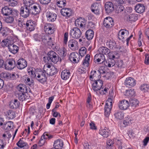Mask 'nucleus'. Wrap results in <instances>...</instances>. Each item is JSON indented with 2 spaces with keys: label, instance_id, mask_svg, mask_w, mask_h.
<instances>
[{
  "label": "nucleus",
  "instance_id": "1",
  "mask_svg": "<svg viewBox=\"0 0 149 149\" xmlns=\"http://www.w3.org/2000/svg\"><path fill=\"white\" fill-rule=\"evenodd\" d=\"M44 69L47 74L51 76L54 75L58 72L57 70L55 67L48 64H46L44 65Z\"/></svg>",
  "mask_w": 149,
  "mask_h": 149
},
{
  "label": "nucleus",
  "instance_id": "2",
  "mask_svg": "<svg viewBox=\"0 0 149 149\" xmlns=\"http://www.w3.org/2000/svg\"><path fill=\"white\" fill-rule=\"evenodd\" d=\"M46 74L47 73L46 71H45L43 68V71H40L39 73H36L35 75V74L34 77H36V78L38 81L43 83L45 82L47 80Z\"/></svg>",
  "mask_w": 149,
  "mask_h": 149
},
{
  "label": "nucleus",
  "instance_id": "3",
  "mask_svg": "<svg viewBox=\"0 0 149 149\" xmlns=\"http://www.w3.org/2000/svg\"><path fill=\"white\" fill-rule=\"evenodd\" d=\"M48 58L49 61L56 63L59 61L58 55L54 52L51 51L47 54Z\"/></svg>",
  "mask_w": 149,
  "mask_h": 149
},
{
  "label": "nucleus",
  "instance_id": "4",
  "mask_svg": "<svg viewBox=\"0 0 149 149\" xmlns=\"http://www.w3.org/2000/svg\"><path fill=\"white\" fill-rule=\"evenodd\" d=\"M55 25L50 23H46L45 24L44 30L45 33L48 34H51L54 32Z\"/></svg>",
  "mask_w": 149,
  "mask_h": 149
},
{
  "label": "nucleus",
  "instance_id": "5",
  "mask_svg": "<svg viewBox=\"0 0 149 149\" xmlns=\"http://www.w3.org/2000/svg\"><path fill=\"white\" fill-rule=\"evenodd\" d=\"M103 84V81L100 79L94 81V82L92 84V88L94 91L99 95L98 91L101 88Z\"/></svg>",
  "mask_w": 149,
  "mask_h": 149
},
{
  "label": "nucleus",
  "instance_id": "6",
  "mask_svg": "<svg viewBox=\"0 0 149 149\" xmlns=\"http://www.w3.org/2000/svg\"><path fill=\"white\" fill-rule=\"evenodd\" d=\"M28 8L30 13L36 14H38L40 12L41 7L39 4L34 3L30 7H29Z\"/></svg>",
  "mask_w": 149,
  "mask_h": 149
},
{
  "label": "nucleus",
  "instance_id": "7",
  "mask_svg": "<svg viewBox=\"0 0 149 149\" xmlns=\"http://www.w3.org/2000/svg\"><path fill=\"white\" fill-rule=\"evenodd\" d=\"M112 107V103L110 99L109 98L106 101L104 107V115L107 117L109 116Z\"/></svg>",
  "mask_w": 149,
  "mask_h": 149
},
{
  "label": "nucleus",
  "instance_id": "8",
  "mask_svg": "<svg viewBox=\"0 0 149 149\" xmlns=\"http://www.w3.org/2000/svg\"><path fill=\"white\" fill-rule=\"evenodd\" d=\"M16 65L15 60L13 59H10L6 61L4 67L6 69L11 70L13 69Z\"/></svg>",
  "mask_w": 149,
  "mask_h": 149
},
{
  "label": "nucleus",
  "instance_id": "9",
  "mask_svg": "<svg viewBox=\"0 0 149 149\" xmlns=\"http://www.w3.org/2000/svg\"><path fill=\"white\" fill-rule=\"evenodd\" d=\"M103 24L106 28H110L113 25V20L111 17H107L104 19Z\"/></svg>",
  "mask_w": 149,
  "mask_h": 149
},
{
  "label": "nucleus",
  "instance_id": "10",
  "mask_svg": "<svg viewBox=\"0 0 149 149\" xmlns=\"http://www.w3.org/2000/svg\"><path fill=\"white\" fill-rule=\"evenodd\" d=\"M16 64L17 68L20 70L24 69L27 66L26 61L23 58L19 59L17 61Z\"/></svg>",
  "mask_w": 149,
  "mask_h": 149
},
{
  "label": "nucleus",
  "instance_id": "11",
  "mask_svg": "<svg viewBox=\"0 0 149 149\" xmlns=\"http://www.w3.org/2000/svg\"><path fill=\"white\" fill-rule=\"evenodd\" d=\"M30 12L27 7H21L20 8V14L23 17L26 18L30 15Z\"/></svg>",
  "mask_w": 149,
  "mask_h": 149
},
{
  "label": "nucleus",
  "instance_id": "12",
  "mask_svg": "<svg viewBox=\"0 0 149 149\" xmlns=\"http://www.w3.org/2000/svg\"><path fill=\"white\" fill-rule=\"evenodd\" d=\"M119 108L121 110L127 109L129 107V102L128 101L123 100L119 101L118 103Z\"/></svg>",
  "mask_w": 149,
  "mask_h": 149
},
{
  "label": "nucleus",
  "instance_id": "13",
  "mask_svg": "<svg viewBox=\"0 0 149 149\" xmlns=\"http://www.w3.org/2000/svg\"><path fill=\"white\" fill-rule=\"evenodd\" d=\"M47 21L49 22H53L56 19L57 15L54 13L49 11L46 13Z\"/></svg>",
  "mask_w": 149,
  "mask_h": 149
},
{
  "label": "nucleus",
  "instance_id": "14",
  "mask_svg": "<svg viewBox=\"0 0 149 149\" xmlns=\"http://www.w3.org/2000/svg\"><path fill=\"white\" fill-rule=\"evenodd\" d=\"M136 83L135 80L131 77L127 78L125 81V85L127 87H133L136 85Z\"/></svg>",
  "mask_w": 149,
  "mask_h": 149
},
{
  "label": "nucleus",
  "instance_id": "15",
  "mask_svg": "<svg viewBox=\"0 0 149 149\" xmlns=\"http://www.w3.org/2000/svg\"><path fill=\"white\" fill-rule=\"evenodd\" d=\"M107 45L111 49H117L118 50H120L121 48L120 46L116 45L115 42L113 40H110L109 41L107 42Z\"/></svg>",
  "mask_w": 149,
  "mask_h": 149
},
{
  "label": "nucleus",
  "instance_id": "16",
  "mask_svg": "<svg viewBox=\"0 0 149 149\" xmlns=\"http://www.w3.org/2000/svg\"><path fill=\"white\" fill-rule=\"evenodd\" d=\"M86 21L84 19L81 17L77 18L75 20V26L77 28H82L85 25Z\"/></svg>",
  "mask_w": 149,
  "mask_h": 149
},
{
  "label": "nucleus",
  "instance_id": "17",
  "mask_svg": "<svg viewBox=\"0 0 149 149\" xmlns=\"http://www.w3.org/2000/svg\"><path fill=\"white\" fill-rule=\"evenodd\" d=\"M26 25L27 30L30 31H33L36 25L35 22L31 20H28L26 23Z\"/></svg>",
  "mask_w": 149,
  "mask_h": 149
},
{
  "label": "nucleus",
  "instance_id": "18",
  "mask_svg": "<svg viewBox=\"0 0 149 149\" xmlns=\"http://www.w3.org/2000/svg\"><path fill=\"white\" fill-rule=\"evenodd\" d=\"M105 8L106 12L107 13H110L114 10V6L111 2H108L105 5Z\"/></svg>",
  "mask_w": 149,
  "mask_h": 149
},
{
  "label": "nucleus",
  "instance_id": "19",
  "mask_svg": "<svg viewBox=\"0 0 149 149\" xmlns=\"http://www.w3.org/2000/svg\"><path fill=\"white\" fill-rule=\"evenodd\" d=\"M15 11H13L12 8L6 6L2 9V13L5 16H7L11 14L13 15Z\"/></svg>",
  "mask_w": 149,
  "mask_h": 149
},
{
  "label": "nucleus",
  "instance_id": "20",
  "mask_svg": "<svg viewBox=\"0 0 149 149\" xmlns=\"http://www.w3.org/2000/svg\"><path fill=\"white\" fill-rule=\"evenodd\" d=\"M61 13L64 16L70 17L73 14L70 9L64 8L61 10Z\"/></svg>",
  "mask_w": 149,
  "mask_h": 149
},
{
  "label": "nucleus",
  "instance_id": "21",
  "mask_svg": "<svg viewBox=\"0 0 149 149\" xmlns=\"http://www.w3.org/2000/svg\"><path fill=\"white\" fill-rule=\"evenodd\" d=\"M129 107L132 109H134L139 105V102L136 99H131L130 101Z\"/></svg>",
  "mask_w": 149,
  "mask_h": 149
},
{
  "label": "nucleus",
  "instance_id": "22",
  "mask_svg": "<svg viewBox=\"0 0 149 149\" xmlns=\"http://www.w3.org/2000/svg\"><path fill=\"white\" fill-rule=\"evenodd\" d=\"M94 60L97 62H104L105 60L104 56L100 53L96 54L94 56Z\"/></svg>",
  "mask_w": 149,
  "mask_h": 149
},
{
  "label": "nucleus",
  "instance_id": "23",
  "mask_svg": "<svg viewBox=\"0 0 149 149\" xmlns=\"http://www.w3.org/2000/svg\"><path fill=\"white\" fill-rule=\"evenodd\" d=\"M135 10L137 13H141L145 11V7L143 4L139 3L136 6Z\"/></svg>",
  "mask_w": 149,
  "mask_h": 149
},
{
  "label": "nucleus",
  "instance_id": "24",
  "mask_svg": "<svg viewBox=\"0 0 149 149\" xmlns=\"http://www.w3.org/2000/svg\"><path fill=\"white\" fill-rule=\"evenodd\" d=\"M109 129L108 128L105 127L104 129L103 128L99 130V134L103 136V137L107 138L109 135Z\"/></svg>",
  "mask_w": 149,
  "mask_h": 149
},
{
  "label": "nucleus",
  "instance_id": "25",
  "mask_svg": "<svg viewBox=\"0 0 149 149\" xmlns=\"http://www.w3.org/2000/svg\"><path fill=\"white\" fill-rule=\"evenodd\" d=\"M99 53L103 55H107L110 53V50L105 47H100L98 50Z\"/></svg>",
  "mask_w": 149,
  "mask_h": 149
},
{
  "label": "nucleus",
  "instance_id": "26",
  "mask_svg": "<svg viewBox=\"0 0 149 149\" xmlns=\"http://www.w3.org/2000/svg\"><path fill=\"white\" fill-rule=\"evenodd\" d=\"M91 10L93 12L97 15L99 14L100 8L99 5L96 3H93L91 6Z\"/></svg>",
  "mask_w": 149,
  "mask_h": 149
},
{
  "label": "nucleus",
  "instance_id": "27",
  "mask_svg": "<svg viewBox=\"0 0 149 149\" xmlns=\"http://www.w3.org/2000/svg\"><path fill=\"white\" fill-rule=\"evenodd\" d=\"M90 74L89 78L92 81L97 80L96 79L97 77L98 79H99L100 77V75L97 74L95 70H92Z\"/></svg>",
  "mask_w": 149,
  "mask_h": 149
},
{
  "label": "nucleus",
  "instance_id": "28",
  "mask_svg": "<svg viewBox=\"0 0 149 149\" xmlns=\"http://www.w3.org/2000/svg\"><path fill=\"white\" fill-rule=\"evenodd\" d=\"M115 61L114 59L111 58H109L107 60L104 62V64L105 65L109 67H111L114 66Z\"/></svg>",
  "mask_w": 149,
  "mask_h": 149
},
{
  "label": "nucleus",
  "instance_id": "29",
  "mask_svg": "<svg viewBox=\"0 0 149 149\" xmlns=\"http://www.w3.org/2000/svg\"><path fill=\"white\" fill-rule=\"evenodd\" d=\"M54 148L61 149L63 146V142L60 139H58L54 142Z\"/></svg>",
  "mask_w": 149,
  "mask_h": 149
},
{
  "label": "nucleus",
  "instance_id": "30",
  "mask_svg": "<svg viewBox=\"0 0 149 149\" xmlns=\"http://www.w3.org/2000/svg\"><path fill=\"white\" fill-rule=\"evenodd\" d=\"M19 101L17 99H15L14 101H11L10 102L9 106L11 109H16L19 107Z\"/></svg>",
  "mask_w": 149,
  "mask_h": 149
},
{
  "label": "nucleus",
  "instance_id": "31",
  "mask_svg": "<svg viewBox=\"0 0 149 149\" xmlns=\"http://www.w3.org/2000/svg\"><path fill=\"white\" fill-rule=\"evenodd\" d=\"M8 49L9 51L13 54L16 53L18 51V47L13 43L9 46Z\"/></svg>",
  "mask_w": 149,
  "mask_h": 149
},
{
  "label": "nucleus",
  "instance_id": "32",
  "mask_svg": "<svg viewBox=\"0 0 149 149\" xmlns=\"http://www.w3.org/2000/svg\"><path fill=\"white\" fill-rule=\"evenodd\" d=\"M13 43V42L11 40L7 38L3 40L1 42V45L3 47H9V46Z\"/></svg>",
  "mask_w": 149,
  "mask_h": 149
},
{
  "label": "nucleus",
  "instance_id": "33",
  "mask_svg": "<svg viewBox=\"0 0 149 149\" xmlns=\"http://www.w3.org/2000/svg\"><path fill=\"white\" fill-rule=\"evenodd\" d=\"M17 145L19 147L22 148L24 147V149H28L29 147L27 143L25 142L20 139L17 143Z\"/></svg>",
  "mask_w": 149,
  "mask_h": 149
},
{
  "label": "nucleus",
  "instance_id": "34",
  "mask_svg": "<svg viewBox=\"0 0 149 149\" xmlns=\"http://www.w3.org/2000/svg\"><path fill=\"white\" fill-rule=\"evenodd\" d=\"M70 72L68 70H64L61 73V78L63 80H66L69 77Z\"/></svg>",
  "mask_w": 149,
  "mask_h": 149
},
{
  "label": "nucleus",
  "instance_id": "35",
  "mask_svg": "<svg viewBox=\"0 0 149 149\" xmlns=\"http://www.w3.org/2000/svg\"><path fill=\"white\" fill-rule=\"evenodd\" d=\"M17 89L18 91H21L22 93H27L28 92V91L27 90V88L26 86L22 84H19L17 87Z\"/></svg>",
  "mask_w": 149,
  "mask_h": 149
},
{
  "label": "nucleus",
  "instance_id": "36",
  "mask_svg": "<svg viewBox=\"0 0 149 149\" xmlns=\"http://www.w3.org/2000/svg\"><path fill=\"white\" fill-rule=\"evenodd\" d=\"M53 136L45 132L43 135L42 136L41 139L40 141V142L41 143L43 141V139L49 140L53 137Z\"/></svg>",
  "mask_w": 149,
  "mask_h": 149
},
{
  "label": "nucleus",
  "instance_id": "37",
  "mask_svg": "<svg viewBox=\"0 0 149 149\" xmlns=\"http://www.w3.org/2000/svg\"><path fill=\"white\" fill-rule=\"evenodd\" d=\"M13 123L11 121H9L4 125L3 127L5 130H10L12 128Z\"/></svg>",
  "mask_w": 149,
  "mask_h": 149
},
{
  "label": "nucleus",
  "instance_id": "38",
  "mask_svg": "<svg viewBox=\"0 0 149 149\" xmlns=\"http://www.w3.org/2000/svg\"><path fill=\"white\" fill-rule=\"evenodd\" d=\"M90 56L87 54L83 62L82 65L85 68L88 67L89 64Z\"/></svg>",
  "mask_w": 149,
  "mask_h": 149
},
{
  "label": "nucleus",
  "instance_id": "39",
  "mask_svg": "<svg viewBox=\"0 0 149 149\" xmlns=\"http://www.w3.org/2000/svg\"><path fill=\"white\" fill-rule=\"evenodd\" d=\"M129 32L128 31L125 29H121L119 31L118 33L119 36L124 37V36H127L128 35Z\"/></svg>",
  "mask_w": 149,
  "mask_h": 149
},
{
  "label": "nucleus",
  "instance_id": "40",
  "mask_svg": "<svg viewBox=\"0 0 149 149\" xmlns=\"http://www.w3.org/2000/svg\"><path fill=\"white\" fill-rule=\"evenodd\" d=\"M137 17L134 14H132L130 15L127 19L128 21L130 22H134L137 20Z\"/></svg>",
  "mask_w": 149,
  "mask_h": 149
},
{
  "label": "nucleus",
  "instance_id": "41",
  "mask_svg": "<svg viewBox=\"0 0 149 149\" xmlns=\"http://www.w3.org/2000/svg\"><path fill=\"white\" fill-rule=\"evenodd\" d=\"M56 2L58 6L61 8L64 7L66 3L65 0H56Z\"/></svg>",
  "mask_w": 149,
  "mask_h": 149
},
{
  "label": "nucleus",
  "instance_id": "42",
  "mask_svg": "<svg viewBox=\"0 0 149 149\" xmlns=\"http://www.w3.org/2000/svg\"><path fill=\"white\" fill-rule=\"evenodd\" d=\"M123 61L121 60H118L115 63L114 67L116 69L118 70L120 68L123 67Z\"/></svg>",
  "mask_w": 149,
  "mask_h": 149
},
{
  "label": "nucleus",
  "instance_id": "43",
  "mask_svg": "<svg viewBox=\"0 0 149 149\" xmlns=\"http://www.w3.org/2000/svg\"><path fill=\"white\" fill-rule=\"evenodd\" d=\"M23 81L24 83L27 85L31 86L33 85V81L32 80H31L28 77L24 78Z\"/></svg>",
  "mask_w": 149,
  "mask_h": 149
},
{
  "label": "nucleus",
  "instance_id": "44",
  "mask_svg": "<svg viewBox=\"0 0 149 149\" xmlns=\"http://www.w3.org/2000/svg\"><path fill=\"white\" fill-rule=\"evenodd\" d=\"M23 3L25 5V7L28 8L32 5L34 1L33 0H23Z\"/></svg>",
  "mask_w": 149,
  "mask_h": 149
},
{
  "label": "nucleus",
  "instance_id": "45",
  "mask_svg": "<svg viewBox=\"0 0 149 149\" xmlns=\"http://www.w3.org/2000/svg\"><path fill=\"white\" fill-rule=\"evenodd\" d=\"M6 115L9 119H12L15 117L14 112L12 110L8 111L7 112Z\"/></svg>",
  "mask_w": 149,
  "mask_h": 149
},
{
  "label": "nucleus",
  "instance_id": "46",
  "mask_svg": "<svg viewBox=\"0 0 149 149\" xmlns=\"http://www.w3.org/2000/svg\"><path fill=\"white\" fill-rule=\"evenodd\" d=\"M132 121L131 117L129 116H127L125 118V119L123 121V123L125 126H126L130 125L131 123V122Z\"/></svg>",
  "mask_w": 149,
  "mask_h": 149
},
{
  "label": "nucleus",
  "instance_id": "47",
  "mask_svg": "<svg viewBox=\"0 0 149 149\" xmlns=\"http://www.w3.org/2000/svg\"><path fill=\"white\" fill-rule=\"evenodd\" d=\"M114 142L118 147V149H122L123 148L122 144L123 143V142L122 140L116 139L114 140Z\"/></svg>",
  "mask_w": 149,
  "mask_h": 149
},
{
  "label": "nucleus",
  "instance_id": "48",
  "mask_svg": "<svg viewBox=\"0 0 149 149\" xmlns=\"http://www.w3.org/2000/svg\"><path fill=\"white\" fill-rule=\"evenodd\" d=\"M125 8L124 6L121 5H118L116 9V12L117 13H120L124 11Z\"/></svg>",
  "mask_w": 149,
  "mask_h": 149
},
{
  "label": "nucleus",
  "instance_id": "49",
  "mask_svg": "<svg viewBox=\"0 0 149 149\" xmlns=\"http://www.w3.org/2000/svg\"><path fill=\"white\" fill-rule=\"evenodd\" d=\"M115 116L117 119L121 120L123 118L124 114L121 111H118L115 114Z\"/></svg>",
  "mask_w": 149,
  "mask_h": 149
},
{
  "label": "nucleus",
  "instance_id": "50",
  "mask_svg": "<svg viewBox=\"0 0 149 149\" xmlns=\"http://www.w3.org/2000/svg\"><path fill=\"white\" fill-rule=\"evenodd\" d=\"M140 88L144 92H147L149 89V85L147 84H143L140 86Z\"/></svg>",
  "mask_w": 149,
  "mask_h": 149
},
{
  "label": "nucleus",
  "instance_id": "51",
  "mask_svg": "<svg viewBox=\"0 0 149 149\" xmlns=\"http://www.w3.org/2000/svg\"><path fill=\"white\" fill-rule=\"evenodd\" d=\"M18 99L21 101H23L26 99L27 96L25 94V93H21L18 94Z\"/></svg>",
  "mask_w": 149,
  "mask_h": 149
},
{
  "label": "nucleus",
  "instance_id": "52",
  "mask_svg": "<svg viewBox=\"0 0 149 149\" xmlns=\"http://www.w3.org/2000/svg\"><path fill=\"white\" fill-rule=\"evenodd\" d=\"M94 32L93 30L89 29L86 32V37H93Z\"/></svg>",
  "mask_w": 149,
  "mask_h": 149
},
{
  "label": "nucleus",
  "instance_id": "53",
  "mask_svg": "<svg viewBox=\"0 0 149 149\" xmlns=\"http://www.w3.org/2000/svg\"><path fill=\"white\" fill-rule=\"evenodd\" d=\"M14 21V18L13 16H9L5 18V21L8 23H12Z\"/></svg>",
  "mask_w": 149,
  "mask_h": 149
},
{
  "label": "nucleus",
  "instance_id": "54",
  "mask_svg": "<svg viewBox=\"0 0 149 149\" xmlns=\"http://www.w3.org/2000/svg\"><path fill=\"white\" fill-rule=\"evenodd\" d=\"M135 92L134 89H131L130 90L127 91L126 94L129 97H132L135 95Z\"/></svg>",
  "mask_w": 149,
  "mask_h": 149
},
{
  "label": "nucleus",
  "instance_id": "55",
  "mask_svg": "<svg viewBox=\"0 0 149 149\" xmlns=\"http://www.w3.org/2000/svg\"><path fill=\"white\" fill-rule=\"evenodd\" d=\"M113 144V143L111 140H108L107 142L106 148H111L112 147H113L112 146Z\"/></svg>",
  "mask_w": 149,
  "mask_h": 149
},
{
  "label": "nucleus",
  "instance_id": "56",
  "mask_svg": "<svg viewBox=\"0 0 149 149\" xmlns=\"http://www.w3.org/2000/svg\"><path fill=\"white\" fill-rule=\"evenodd\" d=\"M81 33L79 28L75 27V37H80Z\"/></svg>",
  "mask_w": 149,
  "mask_h": 149
},
{
  "label": "nucleus",
  "instance_id": "57",
  "mask_svg": "<svg viewBox=\"0 0 149 149\" xmlns=\"http://www.w3.org/2000/svg\"><path fill=\"white\" fill-rule=\"evenodd\" d=\"M8 2L9 5L11 6H15L17 4V0H10Z\"/></svg>",
  "mask_w": 149,
  "mask_h": 149
},
{
  "label": "nucleus",
  "instance_id": "58",
  "mask_svg": "<svg viewBox=\"0 0 149 149\" xmlns=\"http://www.w3.org/2000/svg\"><path fill=\"white\" fill-rule=\"evenodd\" d=\"M109 90L108 88H105L103 89V88H101L98 91L99 95H103L105 94L107 92V91Z\"/></svg>",
  "mask_w": 149,
  "mask_h": 149
},
{
  "label": "nucleus",
  "instance_id": "59",
  "mask_svg": "<svg viewBox=\"0 0 149 149\" xmlns=\"http://www.w3.org/2000/svg\"><path fill=\"white\" fill-rule=\"evenodd\" d=\"M59 54L63 57H65L67 54L66 49L63 48V49L59 51Z\"/></svg>",
  "mask_w": 149,
  "mask_h": 149
},
{
  "label": "nucleus",
  "instance_id": "60",
  "mask_svg": "<svg viewBox=\"0 0 149 149\" xmlns=\"http://www.w3.org/2000/svg\"><path fill=\"white\" fill-rule=\"evenodd\" d=\"M8 32V28H6L5 29L3 28L1 32V33L2 35V36L3 37H6L7 36Z\"/></svg>",
  "mask_w": 149,
  "mask_h": 149
},
{
  "label": "nucleus",
  "instance_id": "61",
  "mask_svg": "<svg viewBox=\"0 0 149 149\" xmlns=\"http://www.w3.org/2000/svg\"><path fill=\"white\" fill-rule=\"evenodd\" d=\"M82 57L78 53L75 52V63H77L79 62Z\"/></svg>",
  "mask_w": 149,
  "mask_h": 149
},
{
  "label": "nucleus",
  "instance_id": "62",
  "mask_svg": "<svg viewBox=\"0 0 149 149\" xmlns=\"http://www.w3.org/2000/svg\"><path fill=\"white\" fill-rule=\"evenodd\" d=\"M39 1L41 4L47 5L50 3L51 0H39Z\"/></svg>",
  "mask_w": 149,
  "mask_h": 149
},
{
  "label": "nucleus",
  "instance_id": "63",
  "mask_svg": "<svg viewBox=\"0 0 149 149\" xmlns=\"http://www.w3.org/2000/svg\"><path fill=\"white\" fill-rule=\"evenodd\" d=\"M17 23L18 25L21 28L24 25H25V23L23 20L22 19H19L17 20Z\"/></svg>",
  "mask_w": 149,
  "mask_h": 149
},
{
  "label": "nucleus",
  "instance_id": "64",
  "mask_svg": "<svg viewBox=\"0 0 149 149\" xmlns=\"http://www.w3.org/2000/svg\"><path fill=\"white\" fill-rule=\"evenodd\" d=\"M69 59L70 61L73 63L74 62V53L73 52L71 53L69 56Z\"/></svg>",
  "mask_w": 149,
  "mask_h": 149
}]
</instances>
